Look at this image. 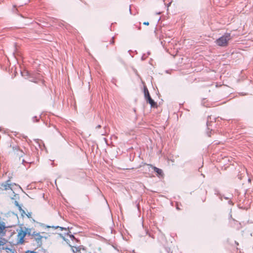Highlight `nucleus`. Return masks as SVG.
Instances as JSON below:
<instances>
[{"mask_svg": "<svg viewBox=\"0 0 253 253\" xmlns=\"http://www.w3.org/2000/svg\"><path fill=\"white\" fill-rule=\"evenodd\" d=\"M143 24L145 25H148L149 24V23L148 22H144L143 23Z\"/></svg>", "mask_w": 253, "mask_h": 253, "instance_id": "obj_12", "label": "nucleus"}, {"mask_svg": "<svg viewBox=\"0 0 253 253\" xmlns=\"http://www.w3.org/2000/svg\"><path fill=\"white\" fill-rule=\"evenodd\" d=\"M21 154H19V155L20 156V157H22L23 156V152L22 151L21 152Z\"/></svg>", "mask_w": 253, "mask_h": 253, "instance_id": "obj_14", "label": "nucleus"}, {"mask_svg": "<svg viewBox=\"0 0 253 253\" xmlns=\"http://www.w3.org/2000/svg\"><path fill=\"white\" fill-rule=\"evenodd\" d=\"M69 236H70V238L72 239V240H73V239H75V237L73 235H69Z\"/></svg>", "mask_w": 253, "mask_h": 253, "instance_id": "obj_11", "label": "nucleus"}, {"mask_svg": "<svg viewBox=\"0 0 253 253\" xmlns=\"http://www.w3.org/2000/svg\"><path fill=\"white\" fill-rule=\"evenodd\" d=\"M154 170L155 172H156L158 174L161 175L163 174V171L162 169H159L156 167H154Z\"/></svg>", "mask_w": 253, "mask_h": 253, "instance_id": "obj_9", "label": "nucleus"}, {"mask_svg": "<svg viewBox=\"0 0 253 253\" xmlns=\"http://www.w3.org/2000/svg\"><path fill=\"white\" fill-rule=\"evenodd\" d=\"M60 228L61 230H66L67 229L66 228H63V227H59V226H57L55 227V228Z\"/></svg>", "mask_w": 253, "mask_h": 253, "instance_id": "obj_10", "label": "nucleus"}, {"mask_svg": "<svg viewBox=\"0 0 253 253\" xmlns=\"http://www.w3.org/2000/svg\"><path fill=\"white\" fill-rule=\"evenodd\" d=\"M30 253H35V252H34V251H31V252H30Z\"/></svg>", "mask_w": 253, "mask_h": 253, "instance_id": "obj_17", "label": "nucleus"}, {"mask_svg": "<svg viewBox=\"0 0 253 253\" xmlns=\"http://www.w3.org/2000/svg\"><path fill=\"white\" fill-rule=\"evenodd\" d=\"M100 127H101L100 125H98V126H97V128H100Z\"/></svg>", "mask_w": 253, "mask_h": 253, "instance_id": "obj_18", "label": "nucleus"}, {"mask_svg": "<svg viewBox=\"0 0 253 253\" xmlns=\"http://www.w3.org/2000/svg\"><path fill=\"white\" fill-rule=\"evenodd\" d=\"M144 57L143 56L142 57V60H143V59H144V57Z\"/></svg>", "mask_w": 253, "mask_h": 253, "instance_id": "obj_20", "label": "nucleus"}, {"mask_svg": "<svg viewBox=\"0 0 253 253\" xmlns=\"http://www.w3.org/2000/svg\"><path fill=\"white\" fill-rule=\"evenodd\" d=\"M4 228H5V225L4 224V223L0 222V235L2 233H3ZM3 245V243L2 241H0V246Z\"/></svg>", "mask_w": 253, "mask_h": 253, "instance_id": "obj_6", "label": "nucleus"}, {"mask_svg": "<svg viewBox=\"0 0 253 253\" xmlns=\"http://www.w3.org/2000/svg\"><path fill=\"white\" fill-rule=\"evenodd\" d=\"M145 96L147 101L151 105L152 107H157L156 103L151 98L148 90H145Z\"/></svg>", "mask_w": 253, "mask_h": 253, "instance_id": "obj_2", "label": "nucleus"}, {"mask_svg": "<svg viewBox=\"0 0 253 253\" xmlns=\"http://www.w3.org/2000/svg\"><path fill=\"white\" fill-rule=\"evenodd\" d=\"M207 125L208 127H209L210 126V123L209 122V121H207Z\"/></svg>", "mask_w": 253, "mask_h": 253, "instance_id": "obj_13", "label": "nucleus"}, {"mask_svg": "<svg viewBox=\"0 0 253 253\" xmlns=\"http://www.w3.org/2000/svg\"><path fill=\"white\" fill-rule=\"evenodd\" d=\"M26 233L23 231L18 233V237L19 239V243L22 244L24 242L23 239L25 237Z\"/></svg>", "mask_w": 253, "mask_h": 253, "instance_id": "obj_5", "label": "nucleus"}, {"mask_svg": "<svg viewBox=\"0 0 253 253\" xmlns=\"http://www.w3.org/2000/svg\"><path fill=\"white\" fill-rule=\"evenodd\" d=\"M33 237L39 245H41L42 244V237L40 235V233H35L34 232L33 234Z\"/></svg>", "mask_w": 253, "mask_h": 253, "instance_id": "obj_3", "label": "nucleus"}, {"mask_svg": "<svg viewBox=\"0 0 253 253\" xmlns=\"http://www.w3.org/2000/svg\"><path fill=\"white\" fill-rule=\"evenodd\" d=\"M229 203L230 204H232V205H233L232 202L231 201H229Z\"/></svg>", "mask_w": 253, "mask_h": 253, "instance_id": "obj_16", "label": "nucleus"}, {"mask_svg": "<svg viewBox=\"0 0 253 253\" xmlns=\"http://www.w3.org/2000/svg\"><path fill=\"white\" fill-rule=\"evenodd\" d=\"M27 216L28 217H31V213H28V214H26Z\"/></svg>", "mask_w": 253, "mask_h": 253, "instance_id": "obj_15", "label": "nucleus"}, {"mask_svg": "<svg viewBox=\"0 0 253 253\" xmlns=\"http://www.w3.org/2000/svg\"><path fill=\"white\" fill-rule=\"evenodd\" d=\"M232 39L230 34L226 33L221 37L219 38L215 41L216 43L220 46H226L228 42Z\"/></svg>", "mask_w": 253, "mask_h": 253, "instance_id": "obj_1", "label": "nucleus"}, {"mask_svg": "<svg viewBox=\"0 0 253 253\" xmlns=\"http://www.w3.org/2000/svg\"><path fill=\"white\" fill-rule=\"evenodd\" d=\"M71 249L74 253H86V251L84 249H82L79 247L71 246Z\"/></svg>", "mask_w": 253, "mask_h": 253, "instance_id": "obj_4", "label": "nucleus"}, {"mask_svg": "<svg viewBox=\"0 0 253 253\" xmlns=\"http://www.w3.org/2000/svg\"><path fill=\"white\" fill-rule=\"evenodd\" d=\"M22 162H23V163H24L25 162L24 160H22Z\"/></svg>", "mask_w": 253, "mask_h": 253, "instance_id": "obj_19", "label": "nucleus"}, {"mask_svg": "<svg viewBox=\"0 0 253 253\" xmlns=\"http://www.w3.org/2000/svg\"><path fill=\"white\" fill-rule=\"evenodd\" d=\"M10 181L8 180L6 181V183L5 184H2L1 186L4 187L5 190H7L8 189H11L10 187V184L9 183V182Z\"/></svg>", "mask_w": 253, "mask_h": 253, "instance_id": "obj_7", "label": "nucleus"}, {"mask_svg": "<svg viewBox=\"0 0 253 253\" xmlns=\"http://www.w3.org/2000/svg\"><path fill=\"white\" fill-rule=\"evenodd\" d=\"M15 205L18 208L19 210L20 211L22 215H23V214H26L25 211L22 209L21 207L18 204V202L15 201Z\"/></svg>", "mask_w": 253, "mask_h": 253, "instance_id": "obj_8", "label": "nucleus"}]
</instances>
